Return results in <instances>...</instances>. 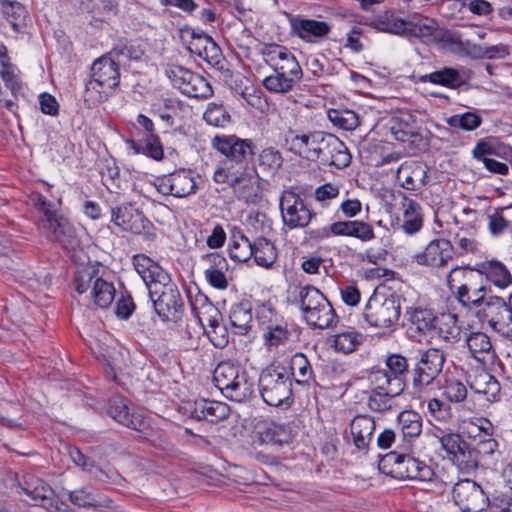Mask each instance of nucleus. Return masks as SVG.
Listing matches in <instances>:
<instances>
[{
	"instance_id": "f257e3e1",
	"label": "nucleus",
	"mask_w": 512,
	"mask_h": 512,
	"mask_svg": "<svg viewBox=\"0 0 512 512\" xmlns=\"http://www.w3.org/2000/svg\"><path fill=\"white\" fill-rule=\"evenodd\" d=\"M136 272L144 281L154 309L163 321H178L184 311V301L170 275L145 254L132 258Z\"/></svg>"
},
{
	"instance_id": "f03ea898",
	"label": "nucleus",
	"mask_w": 512,
	"mask_h": 512,
	"mask_svg": "<svg viewBox=\"0 0 512 512\" xmlns=\"http://www.w3.org/2000/svg\"><path fill=\"white\" fill-rule=\"evenodd\" d=\"M119 83L120 65L109 53L94 60L83 94L86 107L94 108L107 101L115 93Z\"/></svg>"
},
{
	"instance_id": "7ed1b4c3",
	"label": "nucleus",
	"mask_w": 512,
	"mask_h": 512,
	"mask_svg": "<svg viewBox=\"0 0 512 512\" xmlns=\"http://www.w3.org/2000/svg\"><path fill=\"white\" fill-rule=\"evenodd\" d=\"M211 146L225 157L214 171L213 177L251 167L255 155V143L252 139L240 138L234 134L216 135L211 139Z\"/></svg>"
},
{
	"instance_id": "20e7f679",
	"label": "nucleus",
	"mask_w": 512,
	"mask_h": 512,
	"mask_svg": "<svg viewBox=\"0 0 512 512\" xmlns=\"http://www.w3.org/2000/svg\"><path fill=\"white\" fill-rule=\"evenodd\" d=\"M292 385L289 371L281 364L267 366L261 371L258 379L261 398L267 405L273 407H290L293 404Z\"/></svg>"
},
{
	"instance_id": "39448f33",
	"label": "nucleus",
	"mask_w": 512,
	"mask_h": 512,
	"mask_svg": "<svg viewBox=\"0 0 512 512\" xmlns=\"http://www.w3.org/2000/svg\"><path fill=\"white\" fill-rule=\"evenodd\" d=\"M298 303L303 318L311 327L328 329L336 325L338 316L324 294L312 285L300 287Z\"/></svg>"
},
{
	"instance_id": "423d86ee",
	"label": "nucleus",
	"mask_w": 512,
	"mask_h": 512,
	"mask_svg": "<svg viewBox=\"0 0 512 512\" xmlns=\"http://www.w3.org/2000/svg\"><path fill=\"white\" fill-rule=\"evenodd\" d=\"M447 284L458 302L467 308H482L487 301V288L481 282V274L473 269L456 267L447 276Z\"/></svg>"
},
{
	"instance_id": "0eeeda50",
	"label": "nucleus",
	"mask_w": 512,
	"mask_h": 512,
	"mask_svg": "<svg viewBox=\"0 0 512 512\" xmlns=\"http://www.w3.org/2000/svg\"><path fill=\"white\" fill-rule=\"evenodd\" d=\"M213 381L222 394L232 401H246L254 392L253 381L248 372L229 361L220 362L216 366Z\"/></svg>"
},
{
	"instance_id": "6e6552de",
	"label": "nucleus",
	"mask_w": 512,
	"mask_h": 512,
	"mask_svg": "<svg viewBox=\"0 0 512 512\" xmlns=\"http://www.w3.org/2000/svg\"><path fill=\"white\" fill-rule=\"evenodd\" d=\"M379 467L383 473L398 480L432 482L436 476L433 468L424 461L396 451L384 455Z\"/></svg>"
},
{
	"instance_id": "1a4fd4ad",
	"label": "nucleus",
	"mask_w": 512,
	"mask_h": 512,
	"mask_svg": "<svg viewBox=\"0 0 512 512\" xmlns=\"http://www.w3.org/2000/svg\"><path fill=\"white\" fill-rule=\"evenodd\" d=\"M446 360L445 353L437 348L419 351V359L412 374V395L422 399L434 380L441 373Z\"/></svg>"
},
{
	"instance_id": "9d476101",
	"label": "nucleus",
	"mask_w": 512,
	"mask_h": 512,
	"mask_svg": "<svg viewBox=\"0 0 512 512\" xmlns=\"http://www.w3.org/2000/svg\"><path fill=\"white\" fill-rule=\"evenodd\" d=\"M401 315V303L398 296L374 293L367 301L363 318L365 322L379 329H394Z\"/></svg>"
},
{
	"instance_id": "9b49d317",
	"label": "nucleus",
	"mask_w": 512,
	"mask_h": 512,
	"mask_svg": "<svg viewBox=\"0 0 512 512\" xmlns=\"http://www.w3.org/2000/svg\"><path fill=\"white\" fill-rule=\"evenodd\" d=\"M32 201L35 208L40 213L38 222L39 228L46 233V236L51 241L59 242L63 246L70 244L73 229L65 219L56 214L54 204L41 194L33 196Z\"/></svg>"
},
{
	"instance_id": "f8f14e48",
	"label": "nucleus",
	"mask_w": 512,
	"mask_h": 512,
	"mask_svg": "<svg viewBox=\"0 0 512 512\" xmlns=\"http://www.w3.org/2000/svg\"><path fill=\"white\" fill-rule=\"evenodd\" d=\"M218 184H228L239 200L246 203H257L262 196L260 178L254 167L241 169L226 176L213 177Z\"/></svg>"
},
{
	"instance_id": "ddd939ff",
	"label": "nucleus",
	"mask_w": 512,
	"mask_h": 512,
	"mask_svg": "<svg viewBox=\"0 0 512 512\" xmlns=\"http://www.w3.org/2000/svg\"><path fill=\"white\" fill-rule=\"evenodd\" d=\"M482 323L506 339L512 340V308L504 298L490 296L477 312Z\"/></svg>"
},
{
	"instance_id": "4468645a",
	"label": "nucleus",
	"mask_w": 512,
	"mask_h": 512,
	"mask_svg": "<svg viewBox=\"0 0 512 512\" xmlns=\"http://www.w3.org/2000/svg\"><path fill=\"white\" fill-rule=\"evenodd\" d=\"M165 74L173 87L188 97L208 98L213 94L211 85L203 76L183 66L169 65Z\"/></svg>"
},
{
	"instance_id": "2eb2a0df",
	"label": "nucleus",
	"mask_w": 512,
	"mask_h": 512,
	"mask_svg": "<svg viewBox=\"0 0 512 512\" xmlns=\"http://www.w3.org/2000/svg\"><path fill=\"white\" fill-rule=\"evenodd\" d=\"M441 447L446 451L448 458L461 470L471 472L477 469V453L458 433H443L437 436Z\"/></svg>"
},
{
	"instance_id": "dca6fc26",
	"label": "nucleus",
	"mask_w": 512,
	"mask_h": 512,
	"mask_svg": "<svg viewBox=\"0 0 512 512\" xmlns=\"http://www.w3.org/2000/svg\"><path fill=\"white\" fill-rule=\"evenodd\" d=\"M154 186L162 195H171L177 198L187 197L197 190L194 173L186 169L157 177L154 180Z\"/></svg>"
},
{
	"instance_id": "f3484780",
	"label": "nucleus",
	"mask_w": 512,
	"mask_h": 512,
	"mask_svg": "<svg viewBox=\"0 0 512 512\" xmlns=\"http://www.w3.org/2000/svg\"><path fill=\"white\" fill-rule=\"evenodd\" d=\"M279 206L283 223L291 229L304 228L312 219L311 210L306 206L300 195L294 191H283Z\"/></svg>"
},
{
	"instance_id": "a211bd4d",
	"label": "nucleus",
	"mask_w": 512,
	"mask_h": 512,
	"mask_svg": "<svg viewBox=\"0 0 512 512\" xmlns=\"http://www.w3.org/2000/svg\"><path fill=\"white\" fill-rule=\"evenodd\" d=\"M453 499L463 512H482L489 506V498L482 487L470 479L455 484Z\"/></svg>"
},
{
	"instance_id": "6ab92c4d",
	"label": "nucleus",
	"mask_w": 512,
	"mask_h": 512,
	"mask_svg": "<svg viewBox=\"0 0 512 512\" xmlns=\"http://www.w3.org/2000/svg\"><path fill=\"white\" fill-rule=\"evenodd\" d=\"M291 33L305 43L318 44L329 38L332 25L326 21L297 15L289 17Z\"/></svg>"
},
{
	"instance_id": "aec40b11",
	"label": "nucleus",
	"mask_w": 512,
	"mask_h": 512,
	"mask_svg": "<svg viewBox=\"0 0 512 512\" xmlns=\"http://www.w3.org/2000/svg\"><path fill=\"white\" fill-rule=\"evenodd\" d=\"M265 62L273 71H283L288 75L303 76L302 68L295 55L285 46L267 44L261 51Z\"/></svg>"
},
{
	"instance_id": "412c9836",
	"label": "nucleus",
	"mask_w": 512,
	"mask_h": 512,
	"mask_svg": "<svg viewBox=\"0 0 512 512\" xmlns=\"http://www.w3.org/2000/svg\"><path fill=\"white\" fill-rule=\"evenodd\" d=\"M111 222L123 231L133 234L149 233L153 227L144 214L134 209L131 205H121L112 208Z\"/></svg>"
},
{
	"instance_id": "4be33fe9",
	"label": "nucleus",
	"mask_w": 512,
	"mask_h": 512,
	"mask_svg": "<svg viewBox=\"0 0 512 512\" xmlns=\"http://www.w3.org/2000/svg\"><path fill=\"white\" fill-rule=\"evenodd\" d=\"M291 134L290 150L309 161H318L322 148L329 134L322 131H311L302 134Z\"/></svg>"
},
{
	"instance_id": "5701e85b",
	"label": "nucleus",
	"mask_w": 512,
	"mask_h": 512,
	"mask_svg": "<svg viewBox=\"0 0 512 512\" xmlns=\"http://www.w3.org/2000/svg\"><path fill=\"white\" fill-rule=\"evenodd\" d=\"M107 412L115 421L130 429L142 432L149 426L146 416L138 409H130L121 397L110 398Z\"/></svg>"
},
{
	"instance_id": "b1692460",
	"label": "nucleus",
	"mask_w": 512,
	"mask_h": 512,
	"mask_svg": "<svg viewBox=\"0 0 512 512\" xmlns=\"http://www.w3.org/2000/svg\"><path fill=\"white\" fill-rule=\"evenodd\" d=\"M454 247L447 239H434L425 249L413 256V260L421 266L444 267L452 259Z\"/></svg>"
},
{
	"instance_id": "393cba45",
	"label": "nucleus",
	"mask_w": 512,
	"mask_h": 512,
	"mask_svg": "<svg viewBox=\"0 0 512 512\" xmlns=\"http://www.w3.org/2000/svg\"><path fill=\"white\" fill-rule=\"evenodd\" d=\"M319 160L323 165L346 168L351 163V154L347 146L336 136L329 134L322 148Z\"/></svg>"
},
{
	"instance_id": "a878e982",
	"label": "nucleus",
	"mask_w": 512,
	"mask_h": 512,
	"mask_svg": "<svg viewBox=\"0 0 512 512\" xmlns=\"http://www.w3.org/2000/svg\"><path fill=\"white\" fill-rule=\"evenodd\" d=\"M108 53L120 66H126L130 62L142 61L145 47L139 39L119 38Z\"/></svg>"
},
{
	"instance_id": "bb28decb",
	"label": "nucleus",
	"mask_w": 512,
	"mask_h": 512,
	"mask_svg": "<svg viewBox=\"0 0 512 512\" xmlns=\"http://www.w3.org/2000/svg\"><path fill=\"white\" fill-rule=\"evenodd\" d=\"M405 317L409 324V330L417 336H426L436 328L437 316L433 310L422 306H410L406 308Z\"/></svg>"
},
{
	"instance_id": "cd10ccee",
	"label": "nucleus",
	"mask_w": 512,
	"mask_h": 512,
	"mask_svg": "<svg viewBox=\"0 0 512 512\" xmlns=\"http://www.w3.org/2000/svg\"><path fill=\"white\" fill-rule=\"evenodd\" d=\"M191 311L198 323L206 330V325L211 328L217 326L222 320V314L216 306L202 293L190 297Z\"/></svg>"
},
{
	"instance_id": "c85d7f7f",
	"label": "nucleus",
	"mask_w": 512,
	"mask_h": 512,
	"mask_svg": "<svg viewBox=\"0 0 512 512\" xmlns=\"http://www.w3.org/2000/svg\"><path fill=\"white\" fill-rule=\"evenodd\" d=\"M468 384L471 390L485 396L489 402H496L500 399V383L495 376L485 370L476 371L469 375Z\"/></svg>"
},
{
	"instance_id": "c756f323",
	"label": "nucleus",
	"mask_w": 512,
	"mask_h": 512,
	"mask_svg": "<svg viewBox=\"0 0 512 512\" xmlns=\"http://www.w3.org/2000/svg\"><path fill=\"white\" fill-rule=\"evenodd\" d=\"M258 440L262 444L283 445L292 440V430L289 425L274 421H264L257 427Z\"/></svg>"
},
{
	"instance_id": "7c9ffc66",
	"label": "nucleus",
	"mask_w": 512,
	"mask_h": 512,
	"mask_svg": "<svg viewBox=\"0 0 512 512\" xmlns=\"http://www.w3.org/2000/svg\"><path fill=\"white\" fill-rule=\"evenodd\" d=\"M376 428L375 420L370 415H357L350 423L353 444L359 451H367Z\"/></svg>"
},
{
	"instance_id": "2f4dec72",
	"label": "nucleus",
	"mask_w": 512,
	"mask_h": 512,
	"mask_svg": "<svg viewBox=\"0 0 512 512\" xmlns=\"http://www.w3.org/2000/svg\"><path fill=\"white\" fill-rule=\"evenodd\" d=\"M427 167L417 161L404 162L397 171V179L406 190H416L425 185Z\"/></svg>"
},
{
	"instance_id": "473e14b6",
	"label": "nucleus",
	"mask_w": 512,
	"mask_h": 512,
	"mask_svg": "<svg viewBox=\"0 0 512 512\" xmlns=\"http://www.w3.org/2000/svg\"><path fill=\"white\" fill-rule=\"evenodd\" d=\"M418 82L431 83L450 89H459L466 84L467 78L456 68L443 67L434 72L418 76Z\"/></svg>"
},
{
	"instance_id": "72a5a7b5",
	"label": "nucleus",
	"mask_w": 512,
	"mask_h": 512,
	"mask_svg": "<svg viewBox=\"0 0 512 512\" xmlns=\"http://www.w3.org/2000/svg\"><path fill=\"white\" fill-rule=\"evenodd\" d=\"M333 236L354 237L362 242H369L375 238L371 224L360 220H345L332 223Z\"/></svg>"
},
{
	"instance_id": "f704fd0d",
	"label": "nucleus",
	"mask_w": 512,
	"mask_h": 512,
	"mask_svg": "<svg viewBox=\"0 0 512 512\" xmlns=\"http://www.w3.org/2000/svg\"><path fill=\"white\" fill-rule=\"evenodd\" d=\"M191 416L197 420L217 422L229 416V406L223 402L206 399L196 400L190 410Z\"/></svg>"
},
{
	"instance_id": "c9c22d12",
	"label": "nucleus",
	"mask_w": 512,
	"mask_h": 512,
	"mask_svg": "<svg viewBox=\"0 0 512 512\" xmlns=\"http://www.w3.org/2000/svg\"><path fill=\"white\" fill-rule=\"evenodd\" d=\"M476 273L481 274V280L483 277L487 281L491 282L497 288L505 289L512 284V275L508 268L499 261H488L484 262L479 266Z\"/></svg>"
},
{
	"instance_id": "e433bc0d",
	"label": "nucleus",
	"mask_w": 512,
	"mask_h": 512,
	"mask_svg": "<svg viewBox=\"0 0 512 512\" xmlns=\"http://www.w3.org/2000/svg\"><path fill=\"white\" fill-rule=\"evenodd\" d=\"M290 377L296 384L309 386L314 380V372L308 358L303 353H296L290 361Z\"/></svg>"
},
{
	"instance_id": "4c0bfd02",
	"label": "nucleus",
	"mask_w": 512,
	"mask_h": 512,
	"mask_svg": "<svg viewBox=\"0 0 512 512\" xmlns=\"http://www.w3.org/2000/svg\"><path fill=\"white\" fill-rule=\"evenodd\" d=\"M403 208L402 229L409 235L417 233L423 226V214L420 204L412 199H405Z\"/></svg>"
},
{
	"instance_id": "58836bf2",
	"label": "nucleus",
	"mask_w": 512,
	"mask_h": 512,
	"mask_svg": "<svg viewBox=\"0 0 512 512\" xmlns=\"http://www.w3.org/2000/svg\"><path fill=\"white\" fill-rule=\"evenodd\" d=\"M5 20L16 32L25 26L28 12L23 4L16 0H4L0 7Z\"/></svg>"
},
{
	"instance_id": "ea45409f",
	"label": "nucleus",
	"mask_w": 512,
	"mask_h": 512,
	"mask_svg": "<svg viewBox=\"0 0 512 512\" xmlns=\"http://www.w3.org/2000/svg\"><path fill=\"white\" fill-rule=\"evenodd\" d=\"M302 78L295 75H288L283 71H274L273 74L265 77L262 81L263 86L273 93H287L300 82Z\"/></svg>"
},
{
	"instance_id": "a19ab883",
	"label": "nucleus",
	"mask_w": 512,
	"mask_h": 512,
	"mask_svg": "<svg viewBox=\"0 0 512 512\" xmlns=\"http://www.w3.org/2000/svg\"><path fill=\"white\" fill-rule=\"evenodd\" d=\"M230 324L235 334L246 335L252 327V311L247 304L234 305L230 310Z\"/></svg>"
},
{
	"instance_id": "79ce46f5",
	"label": "nucleus",
	"mask_w": 512,
	"mask_h": 512,
	"mask_svg": "<svg viewBox=\"0 0 512 512\" xmlns=\"http://www.w3.org/2000/svg\"><path fill=\"white\" fill-rule=\"evenodd\" d=\"M363 341V334L351 328L334 335L331 346L337 352L349 354L356 351Z\"/></svg>"
},
{
	"instance_id": "37998d69",
	"label": "nucleus",
	"mask_w": 512,
	"mask_h": 512,
	"mask_svg": "<svg viewBox=\"0 0 512 512\" xmlns=\"http://www.w3.org/2000/svg\"><path fill=\"white\" fill-rule=\"evenodd\" d=\"M126 143L135 154H144L157 161L164 156L163 146L157 135L147 136L145 143H139L133 139H128Z\"/></svg>"
},
{
	"instance_id": "c03bdc74",
	"label": "nucleus",
	"mask_w": 512,
	"mask_h": 512,
	"mask_svg": "<svg viewBox=\"0 0 512 512\" xmlns=\"http://www.w3.org/2000/svg\"><path fill=\"white\" fill-rule=\"evenodd\" d=\"M254 260L257 265L268 268L272 266L276 259V249L271 241L266 238H257L252 245Z\"/></svg>"
},
{
	"instance_id": "a18cd8bd",
	"label": "nucleus",
	"mask_w": 512,
	"mask_h": 512,
	"mask_svg": "<svg viewBox=\"0 0 512 512\" xmlns=\"http://www.w3.org/2000/svg\"><path fill=\"white\" fill-rule=\"evenodd\" d=\"M397 421L404 438L414 439L422 432V417L413 410L402 411Z\"/></svg>"
},
{
	"instance_id": "49530a36",
	"label": "nucleus",
	"mask_w": 512,
	"mask_h": 512,
	"mask_svg": "<svg viewBox=\"0 0 512 512\" xmlns=\"http://www.w3.org/2000/svg\"><path fill=\"white\" fill-rule=\"evenodd\" d=\"M253 242H251L241 231H233L229 244V255L233 260L245 262L252 257Z\"/></svg>"
},
{
	"instance_id": "de8ad7c7",
	"label": "nucleus",
	"mask_w": 512,
	"mask_h": 512,
	"mask_svg": "<svg viewBox=\"0 0 512 512\" xmlns=\"http://www.w3.org/2000/svg\"><path fill=\"white\" fill-rule=\"evenodd\" d=\"M403 382L398 381L397 390L390 392L372 391L368 399V406L371 410L385 412L392 409L394 398L403 391Z\"/></svg>"
},
{
	"instance_id": "09e8293b",
	"label": "nucleus",
	"mask_w": 512,
	"mask_h": 512,
	"mask_svg": "<svg viewBox=\"0 0 512 512\" xmlns=\"http://www.w3.org/2000/svg\"><path fill=\"white\" fill-rule=\"evenodd\" d=\"M466 344L476 360L483 361L486 355L493 353L490 338L483 332H471L466 337Z\"/></svg>"
},
{
	"instance_id": "8fccbe9b",
	"label": "nucleus",
	"mask_w": 512,
	"mask_h": 512,
	"mask_svg": "<svg viewBox=\"0 0 512 512\" xmlns=\"http://www.w3.org/2000/svg\"><path fill=\"white\" fill-rule=\"evenodd\" d=\"M115 292L113 283L97 278L92 289L94 304L100 308L109 307L115 298Z\"/></svg>"
},
{
	"instance_id": "3c124183",
	"label": "nucleus",
	"mask_w": 512,
	"mask_h": 512,
	"mask_svg": "<svg viewBox=\"0 0 512 512\" xmlns=\"http://www.w3.org/2000/svg\"><path fill=\"white\" fill-rule=\"evenodd\" d=\"M258 165L263 172L275 174L283 164L281 152L274 147H266L258 154Z\"/></svg>"
},
{
	"instance_id": "603ef678",
	"label": "nucleus",
	"mask_w": 512,
	"mask_h": 512,
	"mask_svg": "<svg viewBox=\"0 0 512 512\" xmlns=\"http://www.w3.org/2000/svg\"><path fill=\"white\" fill-rule=\"evenodd\" d=\"M437 29V22L430 18H419L417 21L408 24V34L421 39L423 42L432 40Z\"/></svg>"
},
{
	"instance_id": "864d4df0",
	"label": "nucleus",
	"mask_w": 512,
	"mask_h": 512,
	"mask_svg": "<svg viewBox=\"0 0 512 512\" xmlns=\"http://www.w3.org/2000/svg\"><path fill=\"white\" fill-rule=\"evenodd\" d=\"M456 321L454 315H443L439 321H436L434 331H436L437 335L444 341L454 343L459 340L461 334L460 327L457 326Z\"/></svg>"
},
{
	"instance_id": "5fc2aeb1",
	"label": "nucleus",
	"mask_w": 512,
	"mask_h": 512,
	"mask_svg": "<svg viewBox=\"0 0 512 512\" xmlns=\"http://www.w3.org/2000/svg\"><path fill=\"white\" fill-rule=\"evenodd\" d=\"M328 118L333 125L347 131H352L359 125L358 115L348 109H331L328 111Z\"/></svg>"
},
{
	"instance_id": "6e6d98bb",
	"label": "nucleus",
	"mask_w": 512,
	"mask_h": 512,
	"mask_svg": "<svg viewBox=\"0 0 512 512\" xmlns=\"http://www.w3.org/2000/svg\"><path fill=\"white\" fill-rule=\"evenodd\" d=\"M291 336L286 324H274L267 327L264 333V342L269 350L287 343Z\"/></svg>"
},
{
	"instance_id": "4d7b16f0",
	"label": "nucleus",
	"mask_w": 512,
	"mask_h": 512,
	"mask_svg": "<svg viewBox=\"0 0 512 512\" xmlns=\"http://www.w3.org/2000/svg\"><path fill=\"white\" fill-rule=\"evenodd\" d=\"M203 119L211 126L225 127L231 122V115L222 104L209 103Z\"/></svg>"
},
{
	"instance_id": "13d9d810",
	"label": "nucleus",
	"mask_w": 512,
	"mask_h": 512,
	"mask_svg": "<svg viewBox=\"0 0 512 512\" xmlns=\"http://www.w3.org/2000/svg\"><path fill=\"white\" fill-rule=\"evenodd\" d=\"M482 123V118L475 112L456 114L447 119V124L452 128H459L465 131H473Z\"/></svg>"
},
{
	"instance_id": "bf43d9fd",
	"label": "nucleus",
	"mask_w": 512,
	"mask_h": 512,
	"mask_svg": "<svg viewBox=\"0 0 512 512\" xmlns=\"http://www.w3.org/2000/svg\"><path fill=\"white\" fill-rule=\"evenodd\" d=\"M467 388L459 379L448 378L443 386L444 397L452 403L463 402L467 397Z\"/></svg>"
},
{
	"instance_id": "052dcab7",
	"label": "nucleus",
	"mask_w": 512,
	"mask_h": 512,
	"mask_svg": "<svg viewBox=\"0 0 512 512\" xmlns=\"http://www.w3.org/2000/svg\"><path fill=\"white\" fill-rule=\"evenodd\" d=\"M370 379L373 385L372 391L381 392L397 390L398 381H402L399 377H391V375L384 370L373 372Z\"/></svg>"
},
{
	"instance_id": "680f3d73",
	"label": "nucleus",
	"mask_w": 512,
	"mask_h": 512,
	"mask_svg": "<svg viewBox=\"0 0 512 512\" xmlns=\"http://www.w3.org/2000/svg\"><path fill=\"white\" fill-rule=\"evenodd\" d=\"M19 73L18 68L11 61L1 65L0 77L13 94L21 89Z\"/></svg>"
},
{
	"instance_id": "e2e57ef3",
	"label": "nucleus",
	"mask_w": 512,
	"mask_h": 512,
	"mask_svg": "<svg viewBox=\"0 0 512 512\" xmlns=\"http://www.w3.org/2000/svg\"><path fill=\"white\" fill-rule=\"evenodd\" d=\"M390 132L394 139L403 143H414L421 138L420 134L415 132L410 126L401 125L398 121L392 120Z\"/></svg>"
},
{
	"instance_id": "0e129e2a",
	"label": "nucleus",
	"mask_w": 512,
	"mask_h": 512,
	"mask_svg": "<svg viewBox=\"0 0 512 512\" xmlns=\"http://www.w3.org/2000/svg\"><path fill=\"white\" fill-rule=\"evenodd\" d=\"M427 409L432 418L437 421L447 422L451 418V407L438 398L428 400Z\"/></svg>"
},
{
	"instance_id": "69168bd1",
	"label": "nucleus",
	"mask_w": 512,
	"mask_h": 512,
	"mask_svg": "<svg viewBox=\"0 0 512 512\" xmlns=\"http://www.w3.org/2000/svg\"><path fill=\"white\" fill-rule=\"evenodd\" d=\"M454 243L460 255L475 254L479 252V242L475 237H468L463 233H456L454 236Z\"/></svg>"
},
{
	"instance_id": "338daca9",
	"label": "nucleus",
	"mask_w": 512,
	"mask_h": 512,
	"mask_svg": "<svg viewBox=\"0 0 512 512\" xmlns=\"http://www.w3.org/2000/svg\"><path fill=\"white\" fill-rule=\"evenodd\" d=\"M228 267H224V269H216V270H204V275L206 281L213 288L218 290H226L229 286L228 278H227Z\"/></svg>"
},
{
	"instance_id": "774afa93",
	"label": "nucleus",
	"mask_w": 512,
	"mask_h": 512,
	"mask_svg": "<svg viewBox=\"0 0 512 512\" xmlns=\"http://www.w3.org/2000/svg\"><path fill=\"white\" fill-rule=\"evenodd\" d=\"M69 499L74 505L79 507H91L97 505L90 487H83L81 489L71 491L69 493Z\"/></svg>"
}]
</instances>
